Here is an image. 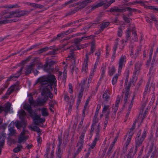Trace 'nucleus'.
Masks as SVG:
<instances>
[{"mask_svg": "<svg viewBox=\"0 0 158 158\" xmlns=\"http://www.w3.org/2000/svg\"><path fill=\"white\" fill-rule=\"evenodd\" d=\"M57 81L55 76L52 74H50L47 76H43L38 78L34 85L37 83H40L41 85L48 84L46 86H44L45 88L48 87L52 89V86L54 85L56 86Z\"/></svg>", "mask_w": 158, "mask_h": 158, "instance_id": "f257e3e1", "label": "nucleus"}, {"mask_svg": "<svg viewBox=\"0 0 158 158\" xmlns=\"http://www.w3.org/2000/svg\"><path fill=\"white\" fill-rule=\"evenodd\" d=\"M126 11H133V12L139 13L141 11L137 9L131 8L130 7H126L123 5L120 8L116 6L112 7L110 10L111 13L116 12L117 13H122L126 12Z\"/></svg>", "mask_w": 158, "mask_h": 158, "instance_id": "f03ea898", "label": "nucleus"}, {"mask_svg": "<svg viewBox=\"0 0 158 158\" xmlns=\"http://www.w3.org/2000/svg\"><path fill=\"white\" fill-rule=\"evenodd\" d=\"M36 101H35L34 100L29 103V104H25L23 106L24 109L26 110L30 115L31 117H33V114H35V112L33 111L32 109L31 106H36Z\"/></svg>", "mask_w": 158, "mask_h": 158, "instance_id": "7ed1b4c3", "label": "nucleus"}, {"mask_svg": "<svg viewBox=\"0 0 158 158\" xmlns=\"http://www.w3.org/2000/svg\"><path fill=\"white\" fill-rule=\"evenodd\" d=\"M146 131L145 130L143 131L142 135L141 137H136L135 139V153L137 150V148L139 147L140 146H141V144L144 141L146 136Z\"/></svg>", "mask_w": 158, "mask_h": 158, "instance_id": "20e7f679", "label": "nucleus"}, {"mask_svg": "<svg viewBox=\"0 0 158 158\" xmlns=\"http://www.w3.org/2000/svg\"><path fill=\"white\" fill-rule=\"evenodd\" d=\"M30 12L29 11L24 10H15L11 12L12 18L20 17L22 16L27 15Z\"/></svg>", "mask_w": 158, "mask_h": 158, "instance_id": "39448f33", "label": "nucleus"}, {"mask_svg": "<svg viewBox=\"0 0 158 158\" xmlns=\"http://www.w3.org/2000/svg\"><path fill=\"white\" fill-rule=\"evenodd\" d=\"M23 68V66L21 67L20 69L15 74V75H12L10 77H8L7 81H14L15 80V79L18 78L22 74V70Z\"/></svg>", "mask_w": 158, "mask_h": 158, "instance_id": "423d86ee", "label": "nucleus"}, {"mask_svg": "<svg viewBox=\"0 0 158 158\" xmlns=\"http://www.w3.org/2000/svg\"><path fill=\"white\" fill-rule=\"evenodd\" d=\"M55 63V62L53 60H51L48 62L46 61L44 65V70L47 72L52 71L53 69L51 67Z\"/></svg>", "mask_w": 158, "mask_h": 158, "instance_id": "0eeeda50", "label": "nucleus"}, {"mask_svg": "<svg viewBox=\"0 0 158 158\" xmlns=\"http://www.w3.org/2000/svg\"><path fill=\"white\" fill-rule=\"evenodd\" d=\"M33 116L32 117L33 118L34 123L36 125H38L39 123H42L44 122L45 120L44 118H40V116L37 114L36 113L33 114Z\"/></svg>", "mask_w": 158, "mask_h": 158, "instance_id": "6e6552de", "label": "nucleus"}, {"mask_svg": "<svg viewBox=\"0 0 158 158\" xmlns=\"http://www.w3.org/2000/svg\"><path fill=\"white\" fill-rule=\"evenodd\" d=\"M85 37L84 36L80 38H77L74 40V43L76 44V45L75 47L71 51L72 52L80 50L81 49L82 47V46L81 45H78L77 44H79L83 40H85Z\"/></svg>", "mask_w": 158, "mask_h": 158, "instance_id": "1a4fd4ad", "label": "nucleus"}, {"mask_svg": "<svg viewBox=\"0 0 158 158\" xmlns=\"http://www.w3.org/2000/svg\"><path fill=\"white\" fill-rule=\"evenodd\" d=\"M126 56H122L120 58L118 63V73H120L124 63L126 62Z\"/></svg>", "mask_w": 158, "mask_h": 158, "instance_id": "9d476101", "label": "nucleus"}, {"mask_svg": "<svg viewBox=\"0 0 158 158\" xmlns=\"http://www.w3.org/2000/svg\"><path fill=\"white\" fill-rule=\"evenodd\" d=\"M76 30L75 28L70 29L66 31L61 32L57 35V36L59 38H62L65 35H68L72 32L75 31Z\"/></svg>", "mask_w": 158, "mask_h": 158, "instance_id": "9b49d317", "label": "nucleus"}, {"mask_svg": "<svg viewBox=\"0 0 158 158\" xmlns=\"http://www.w3.org/2000/svg\"><path fill=\"white\" fill-rule=\"evenodd\" d=\"M50 88L48 87H45L43 89L41 93L42 96H44L46 94H48L49 96V98H52L53 97V95L51 93L50 90Z\"/></svg>", "mask_w": 158, "mask_h": 158, "instance_id": "f8f14e48", "label": "nucleus"}, {"mask_svg": "<svg viewBox=\"0 0 158 158\" xmlns=\"http://www.w3.org/2000/svg\"><path fill=\"white\" fill-rule=\"evenodd\" d=\"M6 134L3 132L0 133V148H3L4 145L5 140L6 139Z\"/></svg>", "mask_w": 158, "mask_h": 158, "instance_id": "ddd939ff", "label": "nucleus"}, {"mask_svg": "<svg viewBox=\"0 0 158 158\" xmlns=\"http://www.w3.org/2000/svg\"><path fill=\"white\" fill-rule=\"evenodd\" d=\"M34 66V64H32L26 66V71L25 74L26 75H27L32 73V71L33 70V68Z\"/></svg>", "mask_w": 158, "mask_h": 158, "instance_id": "4468645a", "label": "nucleus"}, {"mask_svg": "<svg viewBox=\"0 0 158 158\" xmlns=\"http://www.w3.org/2000/svg\"><path fill=\"white\" fill-rule=\"evenodd\" d=\"M0 15L2 16L3 17H4L6 19L12 18V17L11 16V12H8L6 11V10H4L1 11L0 13Z\"/></svg>", "mask_w": 158, "mask_h": 158, "instance_id": "2eb2a0df", "label": "nucleus"}, {"mask_svg": "<svg viewBox=\"0 0 158 158\" xmlns=\"http://www.w3.org/2000/svg\"><path fill=\"white\" fill-rule=\"evenodd\" d=\"M92 0H85L82 2H79L77 4L79 5L80 6V8H83L86 6L88 3L92 2Z\"/></svg>", "mask_w": 158, "mask_h": 158, "instance_id": "dca6fc26", "label": "nucleus"}, {"mask_svg": "<svg viewBox=\"0 0 158 158\" xmlns=\"http://www.w3.org/2000/svg\"><path fill=\"white\" fill-rule=\"evenodd\" d=\"M120 98L119 95H118L116 98V101L115 105L114 106V104L113 106V107H114V110L113 111V114H114L115 116L116 115V113L118 108V104L120 102Z\"/></svg>", "mask_w": 158, "mask_h": 158, "instance_id": "f3484780", "label": "nucleus"}, {"mask_svg": "<svg viewBox=\"0 0 158 158\" xmlns=\"http://www.w3.org/2000/svg\"><path fill=\"white\" fill-rule=\"evenodd\" d=\"M62 142L61 141H59L58 144L57 146L58 151L56 152V157L57 158H61V157L62 153L60 149Z\"/></svg>", "mask_w": 158, "mask_h": 158, "instance_id": "a211bd4d", "label": "nucleus"}, {"mask_svg": "<svg viewBox=\"0 0 158 158\" xmlns=\"http://www.w3.org/2000/svg\"><path fill=\"white\" fill-rule=\"evenodd\" d=\"M107 3V0H104L99 3H98L96 5L93 6L92 7V9H94L97 8L99 7L102 6H103V7L104 8V6L106 5Z\"/></svg>", "mask_w": 158, "mask_h": 158, "instance_id": "6ab92c4d", "label": "nucleus"}, {"mask_svg": "<svg viewBox=\"0 0 158 158\" xmlns=\"http://www.w3.org/2000/svg\"><path fill=\"white\" fill-rule=\"evenodd\" d=\"M89 60H88L87 58L86 59H85L84 63L83 64L82 67V72H86L87 70L88 67V65Z\"/></svg>", "mask_w": 158, "mask_h": 158, "instance_id": "aec40b11", "label": "nucleus"}, {"mask_svg": "<svg viewBox=\"0 0 158 158\" xmlns=\"http://www.w3.org/2000/svg\"><path fill=\"white\" fill-rule=\"evenodd\" d=\"M19 117L20 119H25V116L26 115L25 112L22 109L21 110L18 112Z\"/></svg>", "mask_w": 158, "mask_h": 158, "instance_id": "412c9836", "label": "nucleus"}, {"mask_svg": "<svg viewBox=\"0 0 158 158\" xmlns=\"http://www.w3.org/2000/svg\"><path fill=\"white\" fill-rule=\"evenodd\" d=\"M122 93L123 94L122 95V96H123V95L124 94H125L124 99V104H125L127 102L128 98L130 97V95L129 92L127 91H126L125 92L123 91Z\"/></svg>", "mask_w": 158, "mask_h": 158, "instance_id": "4be33fe9", "label": "nucleus"}, {"mask_svg": "<svg viewBox=\"0 0 158 158\" xmlns=\"http://www.w3.org/2000/svg\"><path fill=\"white\" fill-rule=\"evenodd\" d=\"M11 106V104L9 102L7 103L6 104L5 107H4V111L7 114L10 110Z\"/></svg>", "mask_w": 158, "mask_h": 158, "instance_id": "5701e85b", "label": "nucleus"}, {"mask_svg": "<svg viewBox=\"0 0 158 158\" xmlns=\"http://www.w3.org/2000/svg\"><path fill=\"white\" fill-rule=\"evenodd\" d=\"M17 21L15 19H4L2 20H0V25L2 24H5L6 23H11L12 22H16Z\"/></svg>", "mask_w": 158, "mask_h": 158, "instance_id": "b1692460", "label": "nucleus"}, {"mask_svg": "<svg viewBox=\"0 0 158 158\" xmlns=\"http://www.w3.org/2000/svg\"><path fill=\"white\" fill-rule=\"evenodd\" d=\"M36 106H44L45 104L44 101L42 99L37 98L36 99Z\"/></svg>", "mask_w": 158, "mask_h": 158, "instance_id": "393cba45", "label": "nucleus"}, {"mask_svg": "<svg viewBox=\"0 0 158 158\" xmlns=\"http://www.w3.org/2000/svg\"><path fill=\"white\" fill-rule=\"evenodd\" d=\"M108 92V91L106 90L104 92L102 96V97L104 99V101H106V102H107L110 98V96L107 94Z\"/></svg>", "mask_w": 158, "mask_h": 158, "instance_id": "a878e982", "label": "nucleus"}, {"mask_svg": "<svg viewBox=\"0 0 158 158\" xmlns=\"http://www.w3.org/2000/svg\"><path fill=\"white\" fill-rule=\"evenodd\" d=\"M14 127H11L10 126L8 127V130L9 131V135H13L15 133L16 130L14 129Z\"/></svg>", "mask_w": 158, "mask_h": 158, "instance_id": "bb28decb", "label": "nucleus"}, {"mask_svg": "<svg viewBox=\"0 0 158 158\" xmlns=\"http://www.w3.org/2000/svg\"><path fill=\"white\" fill-rule=\"evenodd\" d=\"M41 111L42 115L43 116H47L48 115V112L47 108L43 107L42 108Z\"/></svg>", "mask_w": 158, "mask_h": 158, "instance_id": "cd10ccee", "label": "nucleus"}, {"mask_svg": "<svg viewBox=\"0 0 158 158\" xmlns=\"http://www.w3.org/2000/svg\"><path fill=\"white\" fill-rule=\"evenodd\" d=\"M23 148V147L21 145H18L17 147L13 149V152L15 153H17L19 152L21 149Z\"/></svg>", "mask_w": 158, "mask_h": 158, "instance_id": "c85d7f7f", "label": "nucleus"}, {"mask_svg": "<svg viewBox=\"0 0 158 158\" xmlns=\"http://www.w3.org/2000/svg\"><path fill=\"white\" fill-rule=\"evenodd\" d=\"M109 23L108 22H106L102 23L101 26L100 27L101 30L103 31L104 29L107 27L109 25Z\"/></svg>", "mask_w": 158, "mask_h": 158, "instance_id": "c756f323", "label": "nucleus"}, {"mask_svg": "<svg viewBox=\"0 0 158 158\" xmlns=\"http://www.w3.org/2000/svg\"><path fill=\"white\" fill-rule=\"evenodd\" d=\"M74 71H75L76 73H77L78 71V68L76 67V64L75 63H74L73 65L72 66L71 72L73 74Z\"/></svg>", "mask_w": 158, "mask_h": 158, "instance_id": "7c9ffc66", "label": "nucleus"}, {"mask_svg": "<svg viewBox=\"0 0 158 158\" xmlns=\"http://www.w3.org/2000/svg\"><path fill=\"white\" fill-rule=\"evenodd\" d=\"M83 143L84 139H80L77 144V146L82 148Z\"/></svg>", "mask_w": 158, "mask_h": 158, "instance_id": "2f4dec72", "label": "nucleus"}, {"mask_svg": "<svg viewBox=\"0 0 158 158\" xmlns=\"http://www.w3.org/2000/svg\"><path fill=\"white\" fill-rule=\"evenodd\" d=\"M141 66V64L139 61L136 63L135 65V68L136 71H139V70Z\"/></svg>", "mask_w": 158, "mask_h": 158, "instance_id": "473e14b6", "label": "nucleus"}, {"mask_svg": "<svg viewBox=\"0 0 158 158\" xmlns=\"http://www.w3.org/2000/svg\"><path fill=\"white\" fill-rule=\"evenodd\" d=\"M118 75L116 74L113 77L112 81V84L113 85L116 84L118 79Z\"/></svg>", "mask_w": 158, "mask_h": 158, "instance_id": "72a5a7b5", "label": "nucleus"}, {"mask_svg": "<svg viewBox=\"0 0 158 158\" xmlns=\"http://www.w3.org/2000/svg\"><path fill=\"white\" fill-rule=\"evenodd\" d=\"M59 49L57 48L56 49H54L52 51L49 52L48 54L49 55H55L56 54V52L59 50Z\"/></svg>", "mask_w": 158, "mask_h": 158, "instance_id": "f704fd0d", "label": "nucleus"}, {"mask_svg": "<svg viewBox=\"0 0 158 158\" xmlns=\"http://www.w3.org/2000/svg\"><path fill=\"white\" fill-rule=\"evenodd\" d=\"M41 44H42V43H39L37 44H35V45H32L29 48H28V49H27V51H26H26H30L31 50H32V49H33V48H36L37 46H39V45H41Z\"/></svg>", "mask_w": 158, "mask_h": 158, "instance_id": "c9c22d12", "label": "nucleus"}, {"mask_svg": "<svg viewBox=\"0 0 158 158\" xmlns=\"http://www.w3.org/2000/svg\"><path fill=\"white\" fill-rule=\"evenodd\" d=\"M132 34L133 35L134 37L133 38V40L135 41H137V35L136 33V31L134 29L132 30Z\"/></svg>", "mask_w": 158, "mask_h": 158, "instance_id": "e433bc0d", "label": "nucleus"}, {"mask_svg": "<svg viewBox=\"0 0 158 158\" xmlns=\"http://www.w3.org/2000/svg\"><path fill=\"white\" fill-rule=\"evenodd\" d=\"M115 0H110L109 2H108V0H107V3L106 5H105L104 6V8L106 9L112 3L115 2Z\"/></svg>", "mask_w": 158, "mask_h": 158, "instance_id": "4c0bfd02", "label": "nucleus"}, {"mask_svg": "<svg viewBox=\"0 0 158 158\" xmlns=\"http://www.w3.org/2000/svg\"><path fill=\"white\" fill-rule=\"evenodd\" d=\"M33 7L36 8L42 9L44 7V6L39 4L34 3Z\"/></svg>", "mask_w": 158, "mask_h": 158, "instance_id": "58836bf2", "label": "nucleus"}, {"mask_svg": "<svg viewBox=\"0 0 158 158\" xmlns=\"http://www.w3.org/2000/svg\"><path fill=\"white\" fill-rule=\"evenodd\" d=\"M82 149V148H78L76 152L73 154V158H75L76 156L79 153V152L81 151Z\"/></svg>", "mask_w": 158, "mask_h": 158, "instance_id": "ea45409f", "label": "nucleus"}, {"mask_svg": "<svg viewBox=\"0 0 158 158\" xmlns=\"http://www.w3.org/2000/svg\"><path fill=\"white\" fill-rule=\"evenodd\" d=\"M10 88H11V89H14L13 92L14 91H18L19 89L18 86L16 84L12 85L10 86Z\"/></svg>", "mask_w": 158, "mask_h": 158, "instance_id": "a19ab883", "label": "nucleus"}, {"mask_svg": "<svg viewBox=\"0 0 158 158\" xmlns=\"http://www.w3.org/2000/svg\"><path fill=\"white\" fill-rule=\"evenodd\" d=\"M147 1H143L140 0L139 1H134L131 2L132 5L136 4L137 3L138 4H144L145 3H147Z\"/></svg>", "mask_w": 158, "mask_h": 158, "instance_id": "79ce46f5", "label": "nucleus"}, {"mask_svg": "<svg viewBox=\"0 0 158 158\" xmlns=\"http://www.w3.org/2000/svg\"><path fill=\"white\" fill-rule=\"evenodd\" d=\"M98 116L94 115V118L93 120L92 126H95L96 123L98 122V120L97 118Z\"/></svg>", "mask_w": 158, "mask_h": 158, "instance_id": "37998d69", "label": "nucleus"}, {"mask_svg": "<svg viewBox=\"0 0 158 158\" xmlns=\"http://www.w3.org/2000/svg\"><path fill=\"white\" fill-rule=\"evenodd\" d=\"M25 137H18V143H21L22 142H24L26 140H25Z\"/></svg>", "mask_w": 158, "mask_h": 158, "instance_id": "c03bdc74", "label": "nucleus"}, {"mask_svg": "<svg viewBox=\"0 0 158 158\" xmlns=\"http://www.w3.org/2000/svg\"><path fill=\"white\" fill-rule=\"evenodd\" d=\"M118 40H116L114 42V46L113 47V51H116L118 46Z\"/></svg>", "mask_w": 158, "mask_h": 158, "instance_id": "a18cd8bd", "label": "nucleus"}, {"mask_svg": "<svg viewBox=\"0 0 158 158\" xmlns=\"http://www.w3.org/2000/svg\"><path fill=\"white\" fill-rule=\"evenodd\" d=\"M32 130L38 132H41L40 128L36 126H34L31 128Z\"/></svg>", "mask_w": 158, "mask_h": 158, "instance_id": "49530a36", "label": "nucleus"}, {"mask_svg": "<svg viewBox=\"0 0 158 158\" xmlns=\"http://www.w3.org/2000/svg\"><path fill=\"white\" fill-rule=\"evenodd\" d=\"M9 9H11L14 8H18L20 7L17 4H16L15 5L9 4Z\"/></svg>", "mask_w": 158, "mask_h": 158, "instance_id": "de8ad7c7", "label": "nucleus"}, {"mask_svg": "<svg viewBox=\"0 0 158 158\" xmlns=\"http://www.w3.org/2000/svg\"><path fill=\"white\" fill-rule=\"evenodd\" d=\"M123 19L124 21L127 23H130V19L125 15H123Z\"/></svg>", "mask_w": 158, "mask_h": 158, "instance_id": "09e8293b", "label": "nucleus"}, {"mask_svg": "<svg viewBox=\"0 0 158 158\" xmlns=\"http://www.w3.org/2000/svg\"><path fill=\"white\" fill-rule=\"evenodd\" d=\"M101 108V106L99 104H98L95 113L94 115L98 116V114L99 111V110Z\"/></svg>", "mask_w": 158, "mask_h": 158, "instance_id": "8fccbe9b", "label": "nucleus"}, {"mask_svg": "<svg viewBox=\"0 0 158 158\" xmlns=\"http://www.w3.org/2000/svg\"><path fill=\"white\" fill-rule=\"evenodd\" d=\"M14 89H11L10 87L9 88L6 93V95L7 96L9 95L12 93L13 92Z\"/></svg>", "mask_w": 158, "mask_h": 158, "instance_id": "3c124183", "label": "nucleus"}, {"mask_svg": "<svg viewBox=\"0 0 158 158\" xmlns=\"http://www.w3.org/2000/svg\"><path fill=\"white\" fill-rule=\"evenodd\" d=\"M73 50V49H71L70 52L71 53H70V55L69 56L67 57V60H69L70 59H73L74 57L73 53L72 52H72L71 51Z\"/></svg>", "mask_w": 158, "mask_h": 158, "instance_id": "603ef678", "label": "nucleus"}, {"mask_svg": "<svg viewBox=\"0 0 158 158\" xmlns=\"http://www.w3.org/2000/svg\"><path fill=\"white\" fill-rule=\"evenodd\" d=\"M115 72V69L114 67H112L111 69L109 70V75L110 76H112Z\"/></svg>", "mask_w": 158, "mask_h": 158, "instance_id": "864d4df0", "label": "nucleus"}, {"mask_svg": "<svg viewBox=\"0 0 158 158\" xmlns=\"http://www.w3.org/2000/svg\"><path fill=\"white\" fill-rule=\"evenodd\" d=\"M77 11V9H74V10H72L71 11L68 12V13L66 14L65 15V16H67L68 15H72L74 14Z\"/></svg>", "mask_w": 158, "mask_h": 158, "instance_id": "5fc2aeb1", "label": "nucleus"}, {"mask_svg": "<svg viewBox=\"0 0 158 158\" xmlns=\"http://www.w3.org/2000/svg\"><path fill=\"white\" fill-rule=\"evenodd\" d=\"M15 126L18 129L21 128L22 127V125L21 124V121H18L15 124Z\"/></svg>", "mask_w": 158, "mask_h": 158, "instance_id": "6e6d98bb", "label": "nucleus"}, {"mask_svg": "<svg viewBox=\"0 0 158 158\" xmlns=\"http://www.w3.org/2000/svg\"><path fill=\"white\" fill-rule=\"evenodd\" d=\"M100 20V19L99 18H97L92 23H91L92 24L91 25V26H93V24H99V23Z\"/></svg>", "mask_w": 158, "mask_h": 158, "instance_id": "4d7b16f0", "label": "nucleus"}, {"mask_svg": "<svg viewBox=\"0 0 158 158\" xmlns=\"http://www.w3.org/2000/svg\"><path fill=\"white\" fill-rule=\"evenodd\" d=\"M76 21H74L73 22H71L70 23H68L67 24H66L64 25L63 26L64 27H69L71 26L72 25L76 23Z\"/></svg>", "mask_w": 158, "mask_h": 158, "instance_id": "13d9d810", "label": "nucleus"}, {"mask_svg": "<svg viewBox=\"0 0 158 158\" xmlns=\"http://www.w3.org/2000/svg\"><path fill=\"white\" fill-rule=\"evenodd\" d=\"M113 147V145H110L106 153L107 155H109V156L111 154V150L112 149Z\"/></svg>", "mask_w": 158, "mask_h": 158, "instance_id": "bf43d9fd", "label": "nucleus"}, {"mask_svg": "<svg viewBox=\"0 0 158 158\" xmlns=\"http://www.w3.org/2000/svg\"><path fill=\"white\" fill-rule=\"evenodd\" d=\"M69 92L70 94H72L73 92V87L71 83H69Z\"/></svg>", "mask_w": 158, "mask_h": 158, "instance_id": "052dcab7", "label": "nucleus"}, {"mask_svg": "<svg viewBox=\"0 0 158 158\" xmlns=\"http://www.w3.org/2000/svg\"><path fill=\"white\" fill-rule=\"evenodd\" d=\"M101 54V51L100 50H98L97 52H96L95 53V55L96 56H97L98 57L97 58V60H99V56Z\"/></svg>", "mask_w": 158, "mask_h": 158, "instance_id": "680f3d73", "label": "nucleus"}, {"mask_svg": "<svg viewBox=\"0 0 158 158\" xmlns=\"http://www.w3.org/2000/svg\"><path fill=\"white\" fill-rule=\"evenodd\" d=\"M131 31V29H129L127 31L126 33V38L127 39H129L130 37V32Z\"/></svg>", "mask_w": 158, "mask_h": 158, "instance_id": "e2e57ef3", "label": "nucleus"}, {"mask_svg": "<svg viewBox=\"0 0 158 158\" xmlns=\"http://www.w3.org/2000/svg\"><path fill=\"white\" fill-rule=\"evenodd\" d=\"M100 131V127L99 126V125L98 124L97 129L96 130V135L100 136L99 133Z\"/></svg>", "mask_w": 158, "mask_h": 158, "instance_id": "0e129e2a", "label": "nucleus"}, {"mask_svg": "<svg viewBox=\"0 0 158 158\" xmlns=\"http://www.w3.org/2000/svg\"><path fill=\"white\" fill-rule=\"evenodd\" d=\"M109 108V105H104L102 110V113H104L108 110Z\"/></svg>", "mask_w": 158, "mask_h": 158, "instance_id": "69168bd1", "label": "nucleus"}, {"mask_svg": "<svg viewBox=\"0 0 158 158\" xmlns=\"http://www.w3.org/2000/svg\"><path fill=\"white\" fill-rule=\"evenodd\" d=\"M47 51V48H46V47L42 48L40 49L38 51V52L39 53H42L44 52H46Z\"/></svg>", "mask_w": 158, "mask_h": 158, "instance_id": "338daca9", "label": "nucleus"}, {"mask_svg": "<svg viewBox=\"0 0 158 158\" xmlns=\"http://www.w3.org/2000/svg\"><path fill=\"white\" fill-rule=\"evenodd\" d=\"M55 102V101H51L50 102H49L48 103L49 105L50 106V107L53 108Z\"/></svg>", "mask_w": 158, "mask_h": 158, "instance_id": "774afa93", "label": "nucleus"}]
</instances>
